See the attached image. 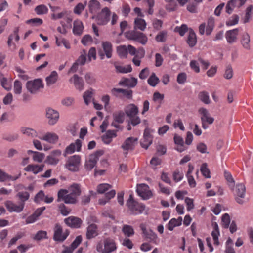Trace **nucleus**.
Instances as JSON below:
<instances>
[{
  "instance_id": "f257e3e1",
  "label": "nucleus",
  "mask_w": 253,
  "mask_h": 253,
  "mask_svg": "<svg viewBox=\"0 0 253 253\" xmlns=\"http://www.w3.org/2000/svg\"><path fill=\"white\" fill-rule=\"evenodd\" d=\"M138 112V108L134 104L127 105L125 109V114L129 118V123H130L133 126L138 125L141 122L137 116Z\"/></svg>"
},
{
  "instance_id": "f03ea898",
  "label": "nucleus",
  "mask_w": 253,
  "mask_h": 253,
  "mask_svg": "<svg viewBox=\"0 0 253 253\" xmlns=\"http://www.w3.org/2000/svg\"><path fill=\"white\" fill-rule=\"evenodd\" d=\"M125 36L127 39L137 42L143 45L146 44L148 41L147 36L144 33L134 29L126 32Z\"/></svg>"
},
{
  "instance_id": "7ed1b4c3",
  "label": "nucleus",
  "mask_w": 253,
  "mask_h": 253,
  "mask_svg": "<svg viewBox=\"0 0 253 253\" xmlns=\"http://www.w3.org/2000/svg\"><path fill=\"white\" fill-rule=\"evenodd\" d=\"M125 36L127 39L137 42L143 45L146 44L148 41L147 36L144 33L134 29L126 32Z\"/></svg>"
},
{
  "instance_id": "20e7f679",
  "label": "nucleus",
  "mask_w": 253,
  "mask_h": 253,
  "mask_svg": "<svg viewBox=\"0 0 253 253\" xmlns=\"http://www.w3.org/2000/svg\"><path fill=\"white\" fill-rule=\"evenodd\" d=\"M81 163V157L79 155H74L68 158L65 167L69 170L77 172L79 170Z\"/></svg>"
},
{
  "instance_id": "39448f33",
  "label": "nucleus",
  "mask_w": 253,
  "mask_h": 253,
  "mask_svg": "<svg viewBox=\"0 0 253 253\" xmlns=\"http://www.w3.org/2000/svg\"><path fill=\"white\" fill-rule=\"evenodd\" d=\"M26 88L31 94L37 93L41 88H43V84L40 79L29 81L26 83Z\"/></svg>"
},
{
  "instance_id": "423d86ee",
  "label": "nucleus",
  "mask_w": 253,
  "mask_h": 253,
  "mask_svg": "<svg viewBox=\"0 0 253 253\" xmlns=\"http://www.w3.org/2000/svg\"><path fill=\"white\" fill-rule=\"evenodd\" d=\"M199 113L201 115V120L202 127L204 129H206L208 128V126L206 123H207L210 125L212 124L214 121V119L210 117L209 111L205 108H200L199 109Z\"/></svg>"
},
{
  "instance_id": "0eeeda50",
  "label": "nucleus",
  "mask_w": 253,
  "mask_h": 253,
  "mask_svg": "<svg viewBox=\"0 0 253 253\" xmlns=\"http://www.w3.org/2000/svg\"><path fill=\"white\" fill-rule=\"evenodd\" d=\"M103 150H98L89 156V160L86 161L84 165L85 169L87 170H91L96 164L99 157L103 154Z\"/></svg>"
},
{
  "instance_id": "6e6552de",
  "label": "nucleus",
  "mask_w": 253,
  "mask_h": 253,
  "mask_svg": "<svg viewBox=\"0 0 253 253\" xmlns=\"http://www.w3.org/2000/svg\"><path fill=\"white\" fill-rule=\"evenodd\" d=\"M69 234V231L68 230H66L63 233V229L61 226L58 223L56 224L54 229L53 235V239L55 241L63 242L67 238Z\"/></svg>"
},
{
  "instance_id": "1a4fd4ad",
  "label": "nucleus",
  "mask_w": 253,
  "mask_h": 253,
  "mask_svg": "<svg viewBox=\"0 0 253 253\" xmlns=\"http://www.w3.org/2000/svg\"><path fill=\"white\" fill-rule=\"evenodd\" d=\"M111 12L108 7L102 9L96 17L97 22L99 25H105L110 20Z\"/></svg>"
},
{
  "instance_id": "9d476101",
  "label": "nucleus",
  "mask_w": 253,
  "mask_h": 253,
  "mask_svg": "<svg viewBox=\"0 0 253 253\" xmlns=\"http://www.w3.org/2000/svg\"><path fill=\"white\" fill-rule=\"evenodd\" d=\"M136 191L138 195L144 200L149 199L152 195L149 186L146 184H138Z\"/></svg>"
},
{
  "instance_id": "9b49d317",
  "label": "nucleus",
  "mask_w": 253,
  "mask_h": 253,
  "mask_svg": "<svg viewBox=\"0 0 253 253\" xmlns=\"http://www.w3.org/2000/svg\"><path fill=\"white\" fill-rule=\"evenodd\" d=\"M46 117L48 120V124L49 125H54L59 120V114L57 111L51 108H47L46 109Z\"/></svg>"
},
{
  "instance_id": "f8f14e48",
  "label": "nucleus",
  "mask_w": 253,
  "mask_h": 253,
  "mask_svg": "<svg viewBox=\"0 0 253 253\" xmlns=\"http://www.w3.org/2000/svg\"><path fill=\"white\" fill-rule=\"evenodd\" d=\"M111 92L113 95L116 97L119 96V93H122L123 96L127 99L132 98L133 91L131 89L113 88L111 89Z\"/></svg>"
},
{
  "instance_id": "ddd939ff",
  "label": "nucleus",
  "mask_w": 253,
  "mask_h": 253,
  "mask_svg": "<svg viewBox=\"0 0 253 253\" xmlns=\"http://www.w3.org/2000/svg\"><path fill=\"white\" fill-rule=\"evenodd\" d=\"M138 138L133 137H130L126 139L121 148L124 151L132 150L135 146L137 144Z\"/></svg>"
},
{
  "instance_id": "4468645a",
  "label": "nucleus",
  "mask_w": 253,
  "mask_h": 253,
  "mask_svg": "<svg viewBox=\"0 0 253 253\" xmlns=\"http://www.w3.org/2000/svg\"><path fill=\"white\" fill-rule=\"evenodd\" d=\"M65 223L69 227L74 228H80L82 224V220L79 217L70 216L64 219Z\"/></svg>"
},
{
  "instance_id": "2eb2a0df",
  "label": "nucleus",
  "mask_w": 253,
  "mask_h": 253,
  "mask_svg": "<svg viewBox=\"0 0 253 253\" xmlns=\"http://www.w3.org/2000/svg\"><path fill=\"white\" fill-rule=\"evenodd\" d=\"M61 154V152L60 150H54L47 157L45 162L49 165H55L58 163V157L60 156Z\"/></svg>"
},
{
  "instance_id": "dca6fc26",
  "label": "nucleus",
  "mask_w": 253,
  "mask_h": 253,
  "mask_svg": "<svg viewBox=\"0 0 253 253\" xmlns=\"http://www.w3.org/2000/svg\"><path fill=\"white\" fill-rule=\"evenodd\" d=\"M5 206L8 211L10 212H20L24 209V204H19L17 205L13 203L10 201H8L5 202Z\"/></svg>"
},
{
  "instance_id": "f3484780",
  "label": "nucleus",
  "mask_w": 253,
  "mask_h": 253,
  "mask_svg": "<svg viewBox=\"0 0 253 253\" xmlns=\"http://www.w3.org/2000/svg\"><path fill=\"white\" fill-rule=\"evenodd\" d=\"M127 206L131 211L132 213L134 214L142 213L145 208L144 205L140 204L137 202H133V203L128 205Z\"/></svg>"
},
{
  "instance_id": "a211bd4d",
  "label": "nucleus",
  "mask_w": 253,
  "mask_h": 253,
  "mask_svg": "<svg viewBox=\"0 0 253 253\" xmlns=\"http://www.w3.org/2000/svg\"><path fill=\"white\" fill-rule=\"evenodd\" d=\"M137 84V79L134 77L123 78L119 83V85L129 88L135 87Z\"/></svg>"
},
{
  "instance_id": "6ab92c4d",
  "label": "nucleus",
  "mask_w": 253,
  "mask_h": 253,
  "mask_svg": "<svg viewBox=\"0 0 253 253\" xmlns=\"http://www.w3.org/2000/svg\"><path fill=\"white\" fill-rule=\"evenodd\" d=\"M253 15V5H250L248 6L245 10V13L241 16V22L244 24L249 22Z\"/></svg>"
},
{
  "instance_id": "aec40b11",
  "label": "nucleus",
  "mask_w": 253,
  "mask_h": 253,
  "mask_svg": "<svg viewBox=\"0 0 253 253\" xmlns=\"http://www.w3.org/2000/svg\"><path fill=\"white\" fill-rule=\"evenodd\" d=\"M73 81L74 84L76 89L79 90L84 89V83L83 79L78 75L75 74L69 79V82H72Z\"/></svg>"
},
{
  "instance_id": "412c9836",
  "label": "nucleus",
  "mask_w": 253,
  "mask_h": 253,
  "mask_svg": "<svg viewBox=\"0 0 253 253\" xmlns=\"http://www.w3.org/2000/svg\"><path fill=\"white\" fill-rule=\"evenodd\" d=\"M98 227L97 226L94 224H90L87 228L86 237L87 239H91L98 235Z\"/></svg>"
},
{
  "instance_id": "4be33fe9",
  "label": "nucleus",
  "mask_w": 253,
  "mask_h": 253,
  "mask_svg": "<svg viewBox=\"0 0 253 253\" xmlns=\"http://www.w3.org/2000/svg\"><path fill=\"white\" fill-rule=\"evenodd\" d=\"M102 48L103 52L105 53L106 57L108 59L111 58L112 56L113 45L112 43L108 41L102 42Z\"/></svg>"
},
{
  "instance_id": "5701e85b",
  "label": "nucleus",
  "mask_w": 253,
  "mask_h": 253,
  "mask_svg": "<svg viewBox=\"0 0 253 253\" xmlns=\"http://www.w3.org/2000/svg\"><path fill=\"white\" fill-rule=\"evenodd\" d=\"M82 146V142L81 140L77 139L75 143H72L68 146L65 150L64 156L66 154H71L75 152L76 150L77 151H80Z\"/></svg>"
},
{
  "instance_id": "b1692460",
  "label": "nucleus",
  "mask_w": 253,
  "mask_h": 253,
  "mask_svg": "<svg viewBox=\"0 0 253 253\" xmlns=\"http://www.w3.org/2000/svg\"><path fill=\"white\" fill-rule=\"evenodd\" d=\"M116 132L117 130L107 131L101 137L102 141L106 144H110L112 141V138L117 136Z\"/></svg>"
},
{
  "instance_id": "393cba45",
  "label": "nucleus",
  "mask_w": 253,
  "mask_h": 253,
  "mask_svg": "<svg viewBox=\"0 0 253 253\" xmlns=\"http://www.w3.org/2000/svg\"><path fill=\"white\" fill-rule=\"evenodd\" d=\"M186 42L190 47H194L197 43V38L196 34L191 28L189 29V34L186 40Z\"/></svg>"
},
{
  "instance_id": "a878e982",
  "label": "nucleus",
  "mask_w": 253,
  "mask_h": 253,
  "mask_svg": "<svg viewBox=\"0 0 253 253\" xmlns=\"http://www.w3.org/2000/svg\"><path fill=\"white\" fill-rule=\"evenodd\" d=\"M225 37L229 43L235 42L237 37V29L227 31L225 34Z\"/></svg>"
},
{
  "instance_id": "bb28decb",
  "label": "nucleus",
  "mask_w": 253,
  "mask_h": 253,
  "mask_svg": "<svg viewBox=\"0 0 253 253\" xmlns=\"http://www.w3.org/2000/svg\"><path fill=\"white\" fill-rule=\"evenodd\" d=\"M89 12L92 14H95L100 9L101 6L97 0H91L88 4Z\"/></svg>"
},
{
  "instance_id": "cd10ccee",
  "label": "nucleus",
  "mask_w": 253,
  "mask_h": 253,
  "mask_svg": "<svg viewBox=\"0 0 253 253\" xmlns=\"http://www.w3.org/2000/svg\"><path fill=\"white\" fill-rule=\"evenodd\" d=\"M83 23L80 20H75L73 23V32L75 35H81L83 31Z\"/></svg>"
},
{
  "instance_id": "c85d7f7f",
  "label": "nucleus",
  "mask_w": 253,
  "mask_h": 253,
  "mask_svg": "<svg viewBox=\"0 0 253 253\" xmlns=\"http://www.w3.org/2000/svg\"><path fill=\"white\" fill-rule=\"evenodd\" d=\"M40 139L51 143H55L57 141L58 137L55 133L48 132L43 137H40Z\"/></svg>"
},
{
  "instance_id": "c756f323",
  "label": "nucleus",
  "mask_w": 253,
  "mask_h": 253,
  "mask_svg": "<svg viewBox=\"0 0 253 253\" xmlns=\"http://www.w3.org/2000/svg\"><path fill=\"white\" fill-rule=\"evenodd\" d=\"M44 165L39 166L37 165H29L24 168V170L26 171H32L34 174L42 171L43 169Z\"/></svg>"
},
{
  "instance_id": "7c9ffc66",
  "label": "nucleus",
  "mask_w": 253,
  "mask_h": 253,
  "mask_svg": "<svg viewBox=\"0 0 253 253\" xmlns=\"http://www.w3.org/2000/svg\"><path fill=\"white\" fill-rule=\"evenodd\" d=\"M58 77L57 73L55 71H52L50 75L45 78L46 85L49 86L54 84L58 80Z\"/></svg>"
},
{
  "instance_id": "2f4dec72",
  "label": "nucleus",
  "mask_w": 253,
  "mask_h": 253,
  "mask_svg": "<svg viewBox=\"0 0 253 253\" xmlns=\"http://www.w3.org/2000/svg\"><path fill=\"white\" fill-rule=\"evenodd\" d=\"M182 221V218L181 217H179L177 219H171L168 223V229L170 231H172L175 227L181 225Z\"/></svg>"
},
{
  "instance_id": "473e14b6",
  "label": "nucleus",
  "mask_w": 253,
  "mask_h": 253,
  "mask_svg": "<svg viewBox=\"0 0 253 253\" xmlns=\"http://www.w3.org/2000/svg\"><path fill=\"white\" fill-rule=\"evenodd\" d=\"M116 247L114 242L110 241H105L104 243V249L102 253H110L115 250Z\"/></svg>"
},
{
  "instance_id": "72a5a7b5",
  "label": "nucleus",
  "mask_w": 253,
  "mask_h": 253,
  "mask_svg": "<svg viewBox=\"0 0 253 253\" xmlns=\"http://www.w3.org/2000/svg\"><path fill=\"white\" fill-rule=\"evenodd\" d=\"M21 132L23 134L31 138L36 137L38 135V133L35 130L30 127H23L21 129Z\"/></svg>"
},
{
  "instance_id": "f704fd0d",
  "label": "nucleus",
  "mask_w": 253,
  "mask_h": 253,
  "mask_svg": "<svg viewBox=\"0 0 253 253\" xmlns=\"http://www.w3.org/2000/svg\"><path fill=\"white\" fill-rule=\"evenodd\" d=\"M146 27V23L145 21L141 18H137L134 20V29L135 30L139 29L144 31Z\"/></svg>"
},
{
  "instance_id": "c9c22d12",
  "label": "nucleus",
  "mask_w": 253,
  "mask_h": 253,
  "mask_svg": "<svg viewBox=\"0 0 253 253\" xmlns=\"http://www.w3.org/2000/svg\"><path fill=\"white\" fill-rule=\"evenodd\" d=\"M174 141L176 144L180 146L179 147L176 149L178 151L182 152L185 150V148H183L184 146V141L182 137L175 134L174 136Z\"/></svg>"
},
{
  "instance_id": "e433bc0d",
  "label": "nucleus",
  "mask_w": 253,
  "mask_h": 253,
  "mask_svg": "<svg viewBox=\"0 0 253 253\" xmlns=\"http://www.w3.org/2000/svg\"><path fill=\"white\" fill-rule=\"evenodd\" d=\"M116 194V191L114 190H112L105 194V198H101L99 199V203L100 205H105L108 202L110 199L114 197Z\"/></svg>"
},
{
  "instance_id": "4c0bfd02",
  "label": "nucleus",
  "mask_w": 253,
  "mask_h": 253,
  "mask_svg": "<svg viewBox=\"0 0 253 253\" xmlns=\"http://www.w3.org/2000/svg\"><path fill=\"white\" fill-rule=\"evenodd\" d=\"M113 121L118 124L122 123L125 120V113L122 111L114 113L113 114Z\"/></svg>"
},
{
  "instance_id": "58836bf2",
  "label": "nucleus",
  "mask_w": 253,
  "mask_h": 253,
  "mask_svg": "<svg viewBox=\"0 0 253 253\" xmlns=\"http://www.w3.org/2000/svg\"><path fill=\"white\" fill-rule=\"evenodd\" d=\"M69 190L70 192V194L77 197L80 195L81 190L80 186L78 184H73L69 188Z\"/></svg>"
},
{
  "instance_id": "ea45409f",
  "label": "nucleus",
  "mask_w": 253,
  "mask_h": 253,
  "mask_svg": "<svg viewBox=\"0 0 253 253\" xmlns=\"http://www.w3.org/2000/svg\"><path fill=\"white\" fill-rule=\"evenodd\" d=\"M122 231L124 235L128 237L133 236L135 233L133 227L128 225H124L122 227Z\"/></svg>"
},
{
  "instance_id": "a19ab883",
  "label": "nucleus",
  "mask_w": 253,
  "mask_h": 253,
  "mask_svg": "<svg viewBox=\"0 0 253 253\" xmlns=\"http://www.w3.org/2000/svg\"><path fill=\"white\" fill-rule=\"evenodd\" d=\"M250 36L248 33H245L243 35L241 39V42L244 48L247 49H250Z\"/></svg>"
},
{
  "instance_id": "79ce46f5",
  "label": "nucleus",
  "mask_w": 253,
  "mask_h": 253,
  "mask_svg": "<svg viewBox=\"0 0 253 253\" xmlns=\"http://www.w3.org/2000/svg\"><path fill=\"white\" fill-rule=\"evenodd\" d=\"M16 197H17L20 200V204H24L25 205V202L28 200L30 197V194L28 192L26 191L24 192H19L16 195Z\"/></svg>"
},
{
  "instance_id": "37998d69",
  "label": "nucleus",
  "mask_w": 253,
  "mask_h": 253,
  "mask_svg": "<svg viewBox=\"0 0 253 253\" xmlns=\"http://www.w3.org/2000/svg\"><path fill=\"white\" fill-rule=\"evenodd\" d=\"M237 0H231L228 2L226 6V12L231 14L236 7Z\"/></svg>"
},
{
  "instance_id": "c03bdc74",
  "label": "nucleus",
  "mask_w": 253,
  "mask_h": 253,
  "mask_svg": "<svg viewBox=\"0 0 253 253\" xmlns=\"http://www.w3.org/2000/svg\"><path fill=\"white\" fill-rule=\"evenodd\" d=\"M117 52L118 55L121 58H126L128 54L127 48L126 45H121L117 47Z\"/></svg>"
},
{
  "instance_id": "a18cd8bd",
  "label": "nucleus",
  "mask_w": 253,
  "mask_h": 253,
  "mask_svg": "<svg viewBox=\"0 0 253 253\" xmlns=\"http://www.w3.org/2000/svg\"><path fill=\"white\" fill-rule=\"evenodd\" d=\"M224 176H225L226 180L228 182V185H229L230 188L232 190H233L234 189L235 182L232 175L229 172L225 171L224 172Z\"/></svg>"
},
{
  "instance_id": "49530a36",
  "label": "nucleus",
  "mask_w": 253,
  "mask_h": 253,
  "mask_svg": "<svg viewBox=\"0 0 253 253\" xmlns=\"http://www.w3.org/2000/svg\"><path fill=\"white\" fill-rule=\"evenodd\" d=\"M115 67L117 72L121 73H130L132 71V68L130 65H127L126 67L115 65Z\"/></svg>"
},
{
  "instance_id": "de8ad7c7",
  "label": "nucleus",
  "mask_w": 253,
  "mask_h": 253,
  "mask_svg": "<svg viewBox=\"0 0 253 253\" xmlns=\"http://www.w3.org/2000/svg\"><path fill=\"white\" fill-rule=\"evenodd\" d=\"M148 83L151 86L155 87L160 82L159 79L156 76L155 73H152L148 79Z\"/></svg>"
},
{
  "instance_id": "09e8293b",
  "label": "nucleus",
  "mask_w": 253,
  "mask_h": 253,
  "mask_svg": "<svg viewBox=\"0 0 253 253\" xmlns=\"http://www.w3.org/2000/svg\"><path fill=\"white\" fill-rule=\"evenodd\" d=\"M198 97L200 100L204 103L209 104L210 103L209 94L207 92L205 91L200 92Z\"/></svg>"
},
{
  "instance_id": "8fccbe9b",
  "label": "nucleus",
  "mask_w": 253,
  "mask_h": 253,
  "mask_svg": "<svg viewBox=\"0 0 253 253\" xmlns=\"http://www.w3.org/2000/svg\"><path fill=\"white\" fill-rule=\"evenodd\" d=\"M47 232L43 230H40L37 232L33 238V239L36 241H40L42 239H47Z\"/></svg>"
},
{
  "instance_id": "3c124183",
  "label": "nucleus",
  "mask_w": 253,
  "mask_h": 253,
  "mask_svg": "<svg viewBox=\"0 0 253 253\" xmlns=\"http://www.w3.org/2000/svg\"><path fill=\"white\" fill-rule=\"evenodd\" d=\"M35 11L38 15L45 14L48 12V8L45 5L41 4L35 8Z\"/></svg>"
},
{
  "instance_id": "603ef678",
  "label": "nucleus",
  "mask_w": 253,
  "mask_h": 253,
  "mask_svg": "<svg viewBox=\"0 0 253 253\" xmlns=\"http://www.w3.org/2000/svg\"><path fill=\"white\" fill-rule=\"evenodd\" d=\"M58 207L60 213L63 216L68 215L71 211V209L66 207L63 203L60 204Z\"/></svg>"
},
{
  "instance_id": "864d4df0",
  "label": "nucleus",
  "mask_w": 253,
  "mask_h": 253,
  "mask_svg": "<svg viewBox=\"0 0 253 253\" xmlns=\"http://www.w3.org/2000/svg\"><path fill=\"white\" fill-rule=\"evenodd\" d=\"M200 170L204 177L208 178L211 177L210 171L208 168V165L207 163H205L202 164Z\"/></svg>"
},
{
  "instance_id": "5fc2aeb1",
  "label": "nucleus",
  "mask_w": 253,
  "mask_h": 253,
  "mask_svg": "<svg viewBox=\"0 0 253 253\" xmlns=\"http://www.w3.org/2000/svg\"><path fill=\"white\" fill-rule=\"evenodd\" d=\"M86 53L85 50H83L81 52V55L76 60V62L80 64V65L83 66L85 64L86 61Z\"/></svg>"
},
{
  "instance_id": "6e6d98bb",
  "label": "nucleus",
  "mask_w": 253,
  "mask_h": 253,
  "mask_svg": "<svg viewBox=\"0 0 253 253\" xmlns=\"http://www.w3.org/2000/svg\"><path fill=\"white\" fill-rule=\"evenodd\" d=\"M85 82L89 84H94L96 82V79L94 76L89 72L86 73L84 76Z\"/></svg>"
},
{
  "instance_id": "4d7b16f0",
  "label": "nucleus",
  "mask_w": 253,
  "mask_h": 253,
  "mask_svg": "<svg viewBox=\"0 0 253 253\" xmlns=\"http://www.w3.org/2000/svg\"><path fill=\"white\" fill-rule=\"evenodd\" d=\"M188 30V28L186 24H182L180 27L177 26L174 29V31L178 32L181 36H183Z\"/></svg>"
},
{
  "instance_id": "13d9d810",
  "label": "nucleus",
  "mask_w": 253,
  "mask_h": 253,
  "mask_svg": "<svg viewBox=\"0 0 253 253\" xmlns=\"http://www.w3.org/2000/svg\"><path fill=\"white\" fill-rule=\"evenodd\" d=\"M111 187V185L107 183L100 184L98 185L97 190L99 193L102 194L110 189Z\"/></svg>"
},
{
  "instance_id": "bf43d9fd",
  "label": "nucleus",
  "mask_w": 253,
  "mask_h": 253,
  "mask_svg": "<svg viewBox=\"0 0 253 253\" xmlns=\"http://www.w3.org/2000/svg\"><path fill=\"white\" fill-rule=\"evenodd\" d=\"M56 43L57 46H60L61 45V43L63 44L65 47L67 49L70 48V45L69 42L67 40L65 39H61V41H60V38L56 37Z\"/></svg>"
},
{
  "instance_id": "052dcab7",
  "label": "nucleus",
  "mask_w": 253,
  "mask_h": 253,
  "mask_svg": "<svg viewBox=\"0 0 253 253\" xmlns=\"http://www.w3.org/2000/svg\"><path fill=\"white\" fill-rule=\"evenodd\" d=\"M233 244L232 240L230 238H229L226 242V253H236L232 247Z\"/></svg>"
},
{
  "instance_id": "680f3d73",
  "label": "nucleus",
  "mask_w": 253,
  "mask_h": 253,
  "mask_svg": "<svg viewBox=\"0 0 253 253\" xmlns=\"http://www.w3.org/2000/svg\"><path fill=\"white\" fill-rule=\"evenodd\" d=\"M144 236L148 239H149L150 241L155 242L157 238V235L151 230H149L146 233H145L144 235Z\"/></svg>"
},
{
  "instance_id": "e2e57ef3",
  "label": "nucleus",
  "mask_w": 253,
  "mask_h": 253,
  "mask_svg": "<svg viewBox=\"0 0 253 253\" xmlns=\"http://www.w3.org/2000/svg\"><path fill=\"white\" fill-rule=\"evenodd\" d=\"M153 138H144L141 141L140 144L142 147L147 149L152 143Z\"/></svg>"
},
{
  "instance_id": "0e129e2a",
  "label": "nucleus",
  "mask_w": 253,
  "mask_h": 253,
  "mask_svg": "<svg viewBox=\"0 0 253 253\" xmlns=\"http://www.w3.org/2000/svg\"><path fill=\"white\" fill-rule=\"evenodd\" d=\"M167 35L166 31H161L156 36L155 39L158 42H165L166 40Z\"/></svg>"
},
{
  "instance_id": "69168bd1",
  "label": "nucleus",
  "mask_w": 253,
  "mask_h": 253,
  "mask_svg": "<svg viewBox=\"0 0 253 253\" xmlns=\"http://www.w3.org/2000/svg\"><path fill=\"white\" fill-rule=\"evenodd\" d=\"M26 23L28 24H32L34 26H39L42 24L43 21L42 19L35 18L27 20Z\"/></svg>"
},
{
  "instance_id": "338daca9",
  "label": "nucleus",
  "mask_w": 253,
  "mask_h": 253,
  "mask_svg": "<svg viewBox=\"0 0 253 253\" xmlns=\"http://www.w3.org/2000/svg\"><path fill=\"white\" fill-rule=\"evenodd\" d=\"M44 157L45 155L42 153H40L38 152H34V155L33 156V159L35 162L41 163L43 161Z\"/></svg>"
},
{
  "instance_id": "774afa93",
  "label": "nucleus",
  "mask_w": 253,
  "mask_h": 253,
  "mask_svg": "<svg viewBox=\"0 0 253 253\" xmlns=\"http://www.w3.org/2000/svg\"><path fill=\"white\" fill-rule=\"evenodd\" d=\"M14 91L16 94H20L21 93L22 84L18 80H16L14 83Z\"/></svg>"
}]
</instances>
